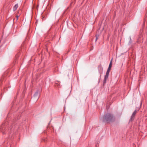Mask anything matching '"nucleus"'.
<instances>
[{
    "label": "nucleus",
    "instance_id": "obj_1",
    "mask_svg": "<svg viewBox=\"0 0 147 147\" xmlns=\"http://www.w3.org/2000/svg\"><path fill=\"white\" fill-rule=\"evenodd\" d=\"M101 121L103 122L107 123H111L113 122L115 118L113 115L110 113H107L104 115V116L100 117Z\"/></svg>",
    "mask_w": 147,
    "mask_h": 147
},
{
    "label": "nucleus",
    "instance_id": "obj_2",
    "mask_svg": "<svg viewBox=\"0 0 147 147\" xmlns=\"http://www.w3.org/2000/svg\"><path fill=\"white\" fill-rule=\"evenodd\" d=\"M38 90H37L36 91V92L35 93L32 97V98L35 99L34 100L36 101H37L39 98V96H38Z\"/></svg>",
    "mask_w": 147,
    "mask_h": 147
},
{
    "label": "nucleus",
    "instance_id": "obj_3",
    "mask_svg": "<svg viewBox=\"0 0 147 147\" xmlns=\"http://www.w3.org/2000/svg\"><path fill=\"white\" fill-rule=\"evenodd\" d=\"M112 60L111 59V60L110 61L109 65V67L107 69V71L106 72L105 76H109V72H110V70L111 69V67H112Z\"/></svg>",
    "mask_w": 147,
    "mask_h": 147
},
{
    "label": "nucleus",
    "instance_id": "obj_4",
    "mask_svg": "<svg viewBox=\"0 0 147 147\" xmlns=\"http://www.w3.org/2000/svg\"><path fill=\"white\" fill-rule=\"evenodd\" d=\"M98 73L100 74V76H101V74L102 73L103 71V68L101 65H99L98 67Z\"/></svg>",
    "mask_w": 147,
    "mask_h": 147
},
{
    "label": "nucleus",
    "instance_id": "obj_5",
    "mask_svg": "<svg viewBox=\"0 0 147 147\" xmlns=\"http://www.w3.org/2000/svg\"><path fill=\"white\" fill-rule=\"evenodd\" d=\"M136 110H135L134 112L133 113L131 117L130 121H132L134 120L135 115L136 114Z\"/></svg>",
    "mask_w": 147,
    "mask_h": 147
},
{
    "label": "nucleus",
    "instance_id": "obj_6",
    "mask_svg": "<svg viewBox=\"0 0 147 147\" xmlns=\"http://www.w3.org/2000/svg\"><path fill=\"white\" fill-rule=\"evenodd\" d=\"M108 76H105V78L103 80V83L105 84L106 83L107 80L108 79Z\"/></svg>",
    "mask_w": 147,
    "mask_h": 147
},
{
    "label": "nucleus",
    "instance_id": "obj_7",
    "mask_svg": "<svg viewBox=\"0 0 147 147\" xmlns=\"http://www.w3.org/2000/svg\"><path fill=\"white\" fill-rule=\"evenodd\" d=\"M18 7V4H16L15 5V6L13 7V10L14 11H15V10H16L17 9Z\"/></svg>",
    "mask_w": 147,
    "mask_h": 147
},
{
    "label": "nucleus",
    "instance_id": "obj_8",
    "mask_svg": "<svg viewBox=\"0 0 147 147\" xmlns=\"http://www.w3.org/2000/svg\"><path fill=\"white\" fill-rule=\"evenodd\" d=\"M98 36H99V35H96V39H95V42L96 41L97 39H98Z\"/></svg>",
    "mask_w": 147,
    "mask_h": 147
},
{
    "label": "nucleus",
    "instance_id": "obj_9",
    "mask_svg": "<svg viewBox=\"0 0 147 147\" xmlns=\"http://www.w3.org/2000/svg\"><path fill=\"white\" fill-rule=\"evenodd\" d=\"M130 41H129V44H130L131 43V42H132V41H131V37H130Z\"/></svg>",
    "mask_w": 147,
    "mask_h": 147
},
{
    "label": "nucleus",
    "instance_id": "obj_10",
    "mask_svg": "<svg viewBox=\"0 0 147 147\" xmlns=\"http://www.w3.org/2000/svg\"><path fill=\"white\" fill-rule=\"evenodd\" d=\"M18 17H19L18 16H16V18H17L16 20H18Z\"/></svg>",
    "mask_w": 147,
    "mask_h": 147
}]
</instances>
